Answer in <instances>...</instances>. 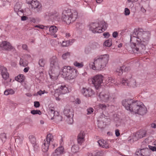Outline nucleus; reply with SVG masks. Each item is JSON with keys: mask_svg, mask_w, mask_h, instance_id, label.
<instances>
[{"mask_svg": "<svg viewBox=\"0 0 156 156\" xmlns=\"http://www.w3.org/2000/svg\"><path fill=\"white\" fill-rule=\"evenodd\" d=\"M64 153V148L62 146H60L57 148L53 152V156H58Z\"/></svg>", "mask_w": 156, "mask_h": 156, "instance_id": "obj_18", "label": "nucleus"}, {"mask_svg": "<svg viewBox=\"0 0 156 156\" xmlns=\"http://www.w3.org/2000/svg\"><path fill=\"white\" fill-rule=\"evenodd\" d=\"M49 114L51 115V116H54L55 115V111L53 108H49Z\"/></svg>", "mask_w": 156, "mask_h": 156, "instance_id": "obj_46", "label": "nucleus"}, {"mask_svg": "<svg viewBox=\"0 0 156 156\" xmlns=\"http://www.w3.org/2000/svg\"><path fill=\"white\" fill-rule=\"evenodd\" d=\"M26 2L27 4H29V5H30L31 3L33 1H34V0H26Z\"/></svg>", "mask_w": 156, "mask_h": 156, "instance_id": "obj_56", "label": "nucleus"}, {"mask_svg": "<svg viewBox=\"0 0 156 156\" xmlns=\"http://www.w3.org/2000/svg\"><path fill=\"white\" fill-rule=\"evenodd\" d=\"M85 133L84 131H81L78 134L77 136V143L81 145L85 140Z\"/></svg>", "mask_w": 156, "mask_h": 156, "instance_id": "obj_17", "label": "nucleus"}, {"mask_svg": "<svg viewBox=\"0 0 156 156\" xmlns=\"http://www.w3.org/2000/svg\"><path fill=\"white\" fill-rule=\"evenodd\" d=\"M50 27L49 26H43V27L42 29H44V30H46L48 29Z\"/></svg>", "mask_w": 156, "mask_h": 156, "instance_id": "obj_58", "label": "nucleus"}, {"mask_svg": "<svg viewBox=\"0 0 156 156\" xmlns=\"http://www.w3.org/2000/svg\"><path fill=\"white\" fill-rule=\"evenodd\" d=\"M60 73L62 77L70 80L75 78L78 73L76 69L70 66H65L60 72Z\"/></svg>", "mask_w": 156, "mask_h": 156, "instance_id": "obj_5", "label": "nucleus"}, {"mask_svg": "<svg viewBox=\"0 0 156 156\" xmlns=\"http://www.w3.org/2000/svg\"><path fill=\"white\" fill-rule=\"evenodd\" d=\"M53 119H55L56 122L58 123L62 120V117L60 115H54L53 116Z\"/></svg>", "mask_w": 156, "mask_h": 156, "instance_id": "obj_30", "label": "nucleus"}, {"mask_svg": "<svg viewBox=\"0 0 156 156\" xmlns=\"http://www.w3.org/2000/svg\"><path fill=\"white\" fill-rule=\"evenodd\" d=\"M115 135L116 136L118 137L120 135L119 130L118 129H116L115 131Z\"/></svg>", "mask_w": 156, "mask_h": 156, "instance_id": "obj_52", "label": "nucleus"}, {"mask_svg": "<svg viewBox=\"0 0 156 156\" xmlns=\"http://www.w3.org/2000/svg\"><path fill=\"white\" fill-rule=\"evenodd\" d=\"M30 8L34 9L35 12H40L41 10V5L37 0H34V1L29 6Z\"/></svg>", "mask_w": 156, "mask_h": 156, "instance_id": "obj_12", "label": "nucleus"}, {"mask_svg": "<svg viewBox=\"0 0 156 156\" xmlns=\"http://www.w3.org/2000/svg\"><path fill=\"white\" fill-rule=\"evenodd\" d=\"M53 86L52 85H50L49 86V87L51 89L52 87L54 90L55 92H57L60 94H65L69 92V90L68 88L64 84H62L59 85L58 86V88L55 89L53 87Z\"/></svg>", "mask_w": 156, "mask_h": 156, "instance_id": "obj_11", "label": "nucleus"}, {"mask_svg": "<svg viewBox=\"0 0 156 156\" xmlns=\"http://www.w3.org/2000/svg\"><path fill=\"white\" fill-rule=\"evenodd\" d=\"M94 111L93 109L92 108H90L87 109V114L89 115L91 114Z\"/></svg>", "mask_w": 156, "mask_h": 156, "instance_id": "obj_47", "label": "nucleus"}, {"mask_svg": "<svg viewBox=\"0 0 156 156\" xmlns=\"http://www.w3.org/2000/svg\"><path fill=\"white\" fill-rule=\"evenodd\" d=\"M73 65L74 66L78 68H82L84 66L83 63V62H82L80 63H79L76 61H75L74 62Z\"/></svg>", "mask_w": 156, "mask_h": 156, "instance_id": "obj_29", "label": "nucleus"}, {"mask_svg": "<svg viewBox=\"0 0 156 156\" xmlns=\"http://www.w3.org/2000/svg\"><path fill=\"white\" fill-rule=\"evenodd\" d=\"M151 126L153 128H156V125L155 123H153L151 124Z\"/></svg>", "mask_w": 156, "mask_h": 156, "instance_id": "obj_62", "label": "nucleus"}, {"mask_svg": "<svg viewBox=\"0 0 156 156\" xmlns=\"http://www.w3.org/2000/svg\"><path fill=\"white\" fill-rule=\"evenodd\" d=\"M127 86L133 88H135L137 87L135 80L133 79L129 80L128 83H127Z\"/></svg>", "mask_w": 156, "mask_h": 156, "instance_id": "obj_22", "label": "nucleus"}, {"mask_svg": "<svg viewBox=\"0 0 156 156\" xmlns=\"http://www.w3.org/2000/svg\"><path fill=\"white\" fill-rule=\"evenodd\" d=\"M70 41H63L62 43V46L63 47H67L70 45Z\"/></svg>", "mask_w": 156, "mask_h": 156, "instance_id": "obj_38", "label": "nucleus"}, {"mask_svg": "<svg viewBox=\"0 0 156 156\" xmlns=\"http://www.w3.org/2000/svg\"><path fill=\"white\" fill-rule=\"evenodd\" d=\"M77 12L76 11H72L70 10H68L64 11L62 20L67 24H69L76 20L77 18Z\"/></svg>", "mask_w": 156, "mask_h": 156, "instance_id": "obj_7", "label": "nucleus"}, {"mask_svg": "<svg viewBox=\"0 0 156 156\" xmlns=\"http://www.w3.org/2000/svg\"><path fill=\"white\" fill-rule=\"evenodd\" d=\"M108 27L107 24L104 21H101L99 23H94L90 25V30L94 33H101L104 31Z\"/></svg>", "mask_w": 156, "mask_h": 156, "instance_id": "obj_6", "label": "nucleus"}, {"mask_svg": "<svg viewBox=\"0 0 156 156\" xmlns=\"http://www.w3.org/2000/svg\"><path fill=\"white\" fill-rule=\"evenodd\" d=\"M118 33L117 31H115L112 33V36L113 37L116 38L118 36Z\"/></svg>", "mask_w": 156, "mask_h": 156, "instance_id": "obj_51", "label": "nucleus"}, {"mask_svg": "<svg viewBox=\"0 0 156 156\" xmlns=\"http://www.w3.org/2000/svg\"><path fill=\"white\" fill-rule=\"evenodd\" d=\"M104 79L103 76L101 74H98L91 79L92 83L95 88L98 89L101 86Z\"/></svg>", "mask_w": 156, "mask_h": 156, "instance_id": "obj_9", "label": "nucleus"}, {"mask_svg": "<svg viewBox=\"0 0 156 156\" xmlns=\"http://www.w3.org/2000/svg\"><path fill=\"white\" fill-rule=\"evenodd\" d=\"M141 10L143 13L145 12L146 11L145 9L143 7H141Z\"/></svg>", "mask_w": 156, "mask_h": 156, "instance_id": "obj_63", "label": "nucleus"}, {"mask_svg": "<svg viewBox=\"0 0 156 156\" xmlns=\"http://www.w3.org/2000/svg\"><path fill=\"white\" fill-rule=\"evenodd\" d=\"M149 34L148 32L139 30L134 32L130 39V46L133 51L137 53L144 52L146 45L148 43Z\"/></svg>", "mask_w": 156, "mask_h": 156, "instance_id": "obj_1", "label": "nucleus"}, {"mask_svg": "<svg viewBox=\"0 0 156 156\" xmlns=\"http://www.w3.org/2000/svg\"><path fill=\"white\" fill-rule=\"evenodd\" d=\"M29 139L30 143L34 147L36 144V139L34 136L33 135H30L29 136Z\"/></svg>", "mask_w": 156, "mask_h": 156, "instance_id": "obj_26", "label": "nucleus"}, {"mask_svg": "<svg viewBox=\"0 0 156 156\" xmlns=\"http://www.w3.org/2000/svg\"><path fill=\"white\" fill-rule=\"evenodd\" d=\"M54 136L51 133L47 134L46 139H45L42 145V151L44 152H47L49 149L50 144L54 141Z\"/></svg>", "mask_w": 156, "mask_h": 156, "instance_id": "obj_8", "label": "nucleus"}, {"mask_svg": "<svg viewBox=\"0 0 156 156\" xmlns=\"http://www.w3.org/2000/svg\"><path fill=\"white\" fill-rule=\"evenodd\" d=\"M63 113L67 118L66 121L69 124H72L73 122V113L72 109L69 107H66L63 112Z\"/></svg>", "mask_w": 156, "mask_h": 156, "instance_id": "obj_10", "label": "nucleus"}, {"mask_svg": "<svg viewBox=\"0 0 156 156\" xmlns=\"http://www.w3.org/2000/svg\"><path fill=\"white\" fill-rule=\"evenodd\" d=\"M15 93V91L12 89L6 90L4 92V94L6 95L9 94H13Z\"/></svg>", "mask_w": 156, "mask_h": 156, "instance_id": "obj_28", "label": "nucleus"}, {"mask_svg": "<svg viewBox=\"0 0 156 156\" xmlns=\"http://www.w3.org/2000/svg\"><path fill=\"white\" fill-rule=\"evenodd\" d=\"M23 137L22 136H18L15 139V141L18 144H21L23 140Z\"/></svg>", "mask_w": 156, "mask_h": 156, "instance_id": "obj_35", "label": "nucleus"}, {"mask_svg": "<svg viewBox=\"0 0 156 156\" xmlns=\"http://www.w3.org/2000/svg\"><path fill=\"white\" fill-rule=\"evenodd\" d=\"M46 63L45 60L44 58H41L39 59L38 64L41 67H44Z\"/></svg>", "mask_w": 156, "mask_h": 156, "instance_id": "obj_37", "label": "nucleus"}, {"mask_svg": "<svg viewBox=\"0 0 156 156\" xmlns=\"http://www.w3.org/2000/svg\"><path fill=\"white\" fill-rule=\"evenodd\" d=\"M29 69V67H26L24 69L23 71L25 73H27Z\"/></svg>", "mask_w": 156, "mask_h": 156, "instance_id": "obj_59", "label": "nucleus"}, {"mask_svg": "<svg viewBox=\"0 0 156 156\" xmlns=\"http://www.w3.org/2000/svg\"><path fill=\"white\" fill-rule=\"evenodd\" d=\"M99 45L97 43L95 42L92 45L91 48L93 49H95L99 48Z\"/></svg>", "mask_w": 156, "mask_h": 156, "instance_id": "obj_41", "label": "nucleus"}, {"mask_svg": "<svg viewBox=\"0 0 156 156\" xmlns=\"http://www.w3.org/2000/svg\"><path fill=\"white\" fill-rule=\"evenodd\" d=\"M34 105L35 107H36V108L39 107L40 105L39 102L38 101H35L34 102Z\"/></svg>", "mask_w": 156, "mask_h": 156, "instance_id": "obj_50", "label": "nucleus"}, {"mask_svg": "<svg viewBox=\"0 0 156 156\" xmlns=\"http://www.w3.org/2000/svg\"><path fill=\"white\" fill-rule=\"evenodd\" d=\"M31 56L30 55L27 54L25 55L24 56V58L26 59V58L28 59L30 58V57Z\"/></svg>", "mask_w": 156, "mask_h": 156, "instance_id": "obj_60", "label": "nucleus"}, {"mask_svg": "<svg viewBox=\"0 0 156 156\" xmlns=\"http://www.w3.org/2000/svg\"><path fill=\"white\" fill-rule=\"evenodd\" d=\"M48 92L45 90H40L38 91L37 92V94L41 96L42 94H48Z\"/></svg>", "mask_w": 156, "mask_h": 156, "instance_id": "obj_42", "label": "nucleus"}, {"mask_svg": "<svg viewBox=\"0 0 156 156\" xmlns=\"http://www.w3.org/2000/svg\"><path fill=\"white\" fill-rule=\"evenodd\" d=\"M124 68V66H120L118 67L116 70V72L118 73L119 75H121L123 73V70Z\"/></svg>", "mask_w": 156, "mask_h": 156, "instance_id": "obj_33", "label": "nucleus"}, {"mask_svg": "<svg viewBox=\"0 0 156 156\" xmlns=\"http://www.w3.org/2000/svg\"><path fill=\"white\" fill-rule=\"evenodd\" d=\"M98 107L101 109L102 110H105L107 108L108 106L105 104H100L97 105Z\"/></svg>", "mask_w": 156, "mask_h": 156, "instance_id": "obj_36", "label": "nucleus"}, {"mask_svg": "<svg viewBox=\"0 0 156 156\" xmlns=\"http://www.w3.org/2000/svg\"><path fill=\"white\" fill-rule=\"evenodd\" d=\"M0 47L2 49L8 51L11 50L13 48V47L8 42L6 41H2L0 44Z\"/></svg>", "mask_w": 156, "mask_h": 156, "instance_id": "obj_16", "label": "nucleus"}, {"mask_svg": "<svg viewBox=\"0 0 156 156\" xmlns=\"http://www.w3.org/2000/svg\"><path fill=\"white\" fill-rule=\"evenodd\" d=\"M28 64V62L25 58H21L20 62V64L21 66L25 67L27 66Z\"/></svg>", "mask_w": 156, "mask_h": 156, "instance_id": "obj_27", "label": "nucleus"}, {"mask_svg": "<svg viewBox=\"0 0 156 156\" xmlns=\"http://www.w3.org/2000/svg\"><path fill=\"white\" fill-rule=\"evenodd\" d=\"M106 82L107 83H109V84H112V85L115 84L117 83L115 79L111 77H108L106 80Z\"/></svg>", "mask_w": 156, "mask_h": 156, "instance_id": "obj_25", "label": "nucleus"}, {"mask_svg": "<svg viewBox=\"0 0 156 156\" xmlns=\"http://www.w3.org/2000/svg\"><path fill=\"white\" fill-rule=\"evenodd\" d=\"M70 55V53L69 52H67L66 53L63 54L62 55V58L63 59H66L67 58L69 57Z\"/></svg>", "mask_w": 156, "mask_h": 156, "instance_id": "obj_40", "label": "nucleus"}, {"mask_svg": "<svg viewBox=\"0 0 156 156\" xmlns=\"http://www.w3.org/2000/svg\"><path fill=\"white\" fill-rule=\"evenodd\" d=\"M128 81L129 80L123 79L121 83L123 85L127 86V83H128Z\"/></svg>", "mask_w": 156, "mask_h": 156, "instance_id": "obj_45", "label": "nucleus"}, {"mask_svg": "<svg viewBox=\"0 0 156 156\" xmlns=\"http://www.w3.org/2000/svg\"><path fill=\"white\" fill-rule=\"evenodd\" d=\"M35 27H38L40 29H42L43 27V25H37L35 26Z\"/></svg>", "mask_w": 156, "mask_h": 156, "instance_id": "obj_57", "label": "nucleus"}, {"mask_svg": "<svg viewBox=\"0 0 156 156\" xmlns=\"http://www.w3.org/2000/svg\"><path fill=\"white\" fill-rule=\"evenodd\" d=\"M14 9L15 11L16 12L18 15H22L23 11L21 8V5L19 3H16L14 7Z\"/></svg>", "mask_w": 156, "mask_h": 156, "instance_id": "obj_19", "label": "nucleus"}, {"mask_svg": "<svg viewBox=\"0 0 156 156\" xmlns=\"http://www.w3.org/2000/svg\"><path fill=\"white\" fill-rule=\"evenodd\" d=\"M0 70L1 72L2 75L3 79L6 80L9 76V74L7 72V70L6 68L4 67H2L0 68Z\"/></svg>", "mask_w": 156, "mask_h": 156, "instance_id": "obj_21", "label": "nucleus"}, {"mask_svg": "<svg viewBox=\"0 0 156 156\" xmlns=\"http://www.w3.org/2000/svg\"><path fill=\"white\" fill-rule=\"evenodd\" d=\"M98 142L99 146L103 148H108L109 147L108 143L104 140H99Z\"/></svg>", "mask_w": 156, "mask_h": 156, "instance_id": "obj_20", "label": "nucleus"}, {"mask_svg": "<svg viewBox=\"0 0 156 156\" xmlns=\"http://www.w3.org/2000/svg\"><path fill=\"white\" fill-rule=\"evenodd\" d=\"M130 13V10L128 8H125L124 10V14L127 16L129 15Z\"/></svg>", "mask_w": 156, "mask_h": 156, "instance_id": "obj_44", "label": "nucleus"}, {"mask_svg": "<svg viewBox=\"0 0 156 156\" xmlns=\"http://www.w3.org/2000/svg\"><path fill=\"white\" fill-rule=\"evenodd\" d=\"M25 79V76L23 74H19L15 77V80L20 83L23 82Z\"/></svg>", "mask_w": 156, "mask_h": 156, "instance_id": "obj_24", "label": "nucleus"}, {"mask_svg": "<svg viewBox=\"0 0 156 156\" xmlns=\"http://www.w3.org/2000/svg\"><path fill=\"white\" fill-rule=\"evenodd\" d=\"M103 35L105 37H108L110 36L109 33L108 32H105L103 33Z\"/></svg>", "mask_w": 156, "mask_h": 156, "instance_id": "obj_53", "label": "nucleus"}, {"mask_svg": "<svg viewBox=\"0 0 156 156\" xmlns=\"http://www.w3.org/2000/svg\"><path fill=\"white\" fill-rule=\"evenodd\" d=\"M76 104H79L80 103V101L78 99H77L75 101Z\"/></svg>", "mask_w": 156, "mask_h": 156, "instance_id": "obj_61", "label": "nucleus"}, {"mask_svg": "<svg viewBox=\"0 0 156 156\" xmlns=\"http://www.w3.org/2000/svg\"><path fill=\"white\" fill-rule=\"evenodd\" d=\"M50 68L48 73L50 78L53 80L56 79L59 74V63L58 58L55 55L50 58Z\"/></svg>", "mask_w": 156, "mask_h": 156, "instance_id": "obj_4", "label": "nucleus"}, {"mask_svg": "<svg viewBox=\"0 0 156 156\" xmlns=\"http://www.w3.org/2000/svg\"><path fill=\"white\" fill-rule=\"evenodd\" d=\"M99 97L101 101L106 102L109 101L112 99L111 96L108 92L104 91L100 93Z\"/></svg>", "mask_w": 156, "mask_h": 156, "instance_id": "obj_13", "label": "nucleus"}, {"mask_svg": "<svg viewBox=\"0 0 156 156\" xmlns=\"http://www.w3.org/2000/svg\"><path fill=\"white\" fill-rule=\"evenodd\" d=\"M112 40L109 39L106 41L104 43V45L106 47H110L112 45Z\"/></svg>", "mask_w": 156, "mask_h": 156, "instance_id": "obj_32", "label": "nucleus"}, {"mask_svg": "<svg viewBox=\"0 0 156 156\" xmlns=\"http://www.w3.org/2000/svg\"><path fill=\"white\" fill-rule=\"evenodd\" d=\"M83 94L86 97H91L94 94V92L90 88L83 87L81 90Z\"/></svg>", "mask_w": 156, "mask_h": 156, "instance_id": "obj_14", "label": "nucleus"}, {"mask_svg": "<svg viewBox=\"0 0 156 156\" xmlns=\"http://www.w3.org/2000/svg\"><path fill=\"white\" fill-rule=\"evenodd\" d=\"M96 1L97 3L100 4L102 2L103 0H96Z\"/></svg>", "mask_w": 156, "mask_h": 156, "instance_id": "obj_64", "label": "nucleus"}, {"mask_svg": "<svg viewBox=\"0 0 156 156\" xmlns=\"http://www.w3.org/2000/svg\"><path fill=\"white\" fill-rule=\"evenodd\" d=\"M122 104L126 109L133 114L142 115L147 113V108L140 102L135 101L131 99H125L122 100Z\"/></svg>", "mask_w": 156, "mask_h": 156, "instance_id": "obj_2", "label": "nucleus"}, {"mask_svg": "<svg viewBox=\"0 0 156 156\" xmlns=\"http://www.w3.org/2000/svg\"><path fill=\"white\" fill-rule=\"evenodd\" d=\"M22 47L23 49L24 50H27V45L26 44H23Z\"/></svg>", "mask_w": 156, "mask_h": 156, "instance_id": "obj_55", "label": "nucleus"}, {"mask_svg": "<svg viewBox=\"0 0 156 156\" xmlns=\"http://www.w3.org/2000/svg\"><path fill=\"white\" fill-rule=\"evenodd\" d=\"M28 18L25 16H22L21 17V20L22 21H25L28 19Z\"/></svg>", "mask_w": 156, "mask_h": 156, "instance_id": "obj_54", "label": "nucleus"}, {"mask_svg": "<svg viewBox=\"0 0 156 156\" xmlns=\"http://www.w3.org/2000/svg\"><path fill=\"white\" fill-rule=\"evenodd\" d=\"M58 29L55 26H52L49 28V31L51 34L53 35L54 37H56L57 36L55 34L57 32Z\"/></svg>", "mask_w": 156, "mask_h": 156, "instance_id": "obj_23", "label": "nucleus"}, {"mask_svg": "<svg viewBox=\"0 0 156 156\" xmlns=\"http://www.w3.org/2000/svg\"><path fill=\"white\" fill-rule=\"evenodd\" d=\"M149 150L147 148H145L137 150L136 152V155L139 156H149Z\"/></svg>", "mask_w": 156, "mask_h": 156, "instance_id": "obj_15", "label": "nucleus"}, {"mask_svg": "<svg viewBox=\"0 0 156 156\" xmlns=\"http://www.w3.org/2000/svg\"><path fill=\"white\" fill-rule=\"evenodd\" d=\"M60 94L57 93V92H55V93L54 94V95L55 97V99L56 100L59 101L60 100V98L58 97H57V96H59Z\"/></svg>", "mask_w": 156, "mask_h": 156, "instance_id": "obj_48", "label": "nucleus"}, {"mask_svg": "<svg viewBox=\"0 0 156 156\" xmlns=\"http://www.w3.org/2000/svg\"><path fill=\"white\" fill-rule=\"evenodd\" d=\"M79 149V147L78 145H74L72 146L71 148L72 151L74 153H76L78 151Z\"/></svg>", "mask_w": 156, "mask_h": 156, "instance_id": "obj_34", "label": "nucleus"}, {"mask_svg": "<svg viewBox=\"0 0 156 156\" xmlns=\"http://www.w3.org/2000/svg\"><path fill=\"white\" fill-rule=\"evenodd\" d=\"M58 13L56 11H54L53 12H51L49 14V16H50L55 19L56 18L58 17Z\"/></svg>", "mask_w": 156, "mask_h": 156, "instance_id": "obj_31", "label": "nucleus"}, {"mask_svg": "<svg viewBox=\"0 0 156 156\" xmlns=\"http://www.w3.org/2000/svg\"><path fill=\"white\" fill-rule=\"evenodd\" d=\"M0 138L3 142H5L6 139V134L5 133H2L0 135Z\"/></svg>", "mask_w": 156, "mask_h": 156, "instance_id": "obj_43", "label": "nucleus"}, {"mask_svg": "<svg viewBox=\"0 0 156 156\" xmlns=\"http://www.w3.org/2000/svg\"><path fill=\"white\" fill-rule=\"evenodd\" d=\"M148 147L152 151H156V147L149 145Z\"/></svg>", "mask_w": 156, "mask_h": 156, "instance_id": "obj_49", "label": "nucleus"}, {"mask_svg": "<svg viewBox=\"0 0 156 156\" xmlns=\"http://www.w3.org/2000/svg\"><path fill=\"white\" fill-rule=\"evenodd\" d=\"M31 113L33 115L38 114L40 115L41 114V111L39 110H32L31 111Z\"/></svg>", "mask_w": 156, "mask_h": 156, "instance_id": "obj_39", "label": "nucleus"}, {"mask_svg": "<svg viewBox=\"0 0 156 156\" xmlns=\"http://www.w3.org/2000/svg\"><path fill=\"white\" fill-rule=\"evenodd\" d=\"M109 58V55L108 54L98 56L94 58L93 62H90L89 67L94 70H102L106 66Z\"/></svg>", "mask_w": 156, "mask_h": 156, "instance_id": "obj_3", "label": "nucleus"}]
</instances>
